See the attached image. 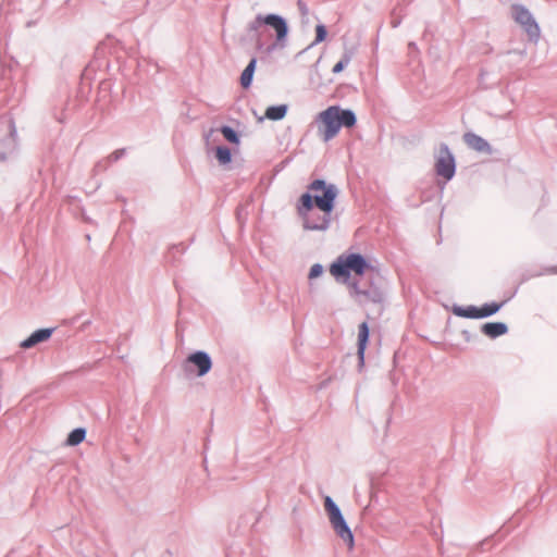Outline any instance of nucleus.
<instances>
[{"label": "nucleus", "mask_w": 557, "mask_h": 557, "mask_svg": "<svg viewBox=\"0 0 557 557\" xmlns=\"http://www.w3.org/2000/svg\"><path fill=\"white\" fill-rule=\"evenodd\" d=\"M221 133L223 134L224 138L230 141V143H233V144H238L239 139H238V136L237 134L235 133L234 129H232L231 127L228 126H223L221 128Z\"/></svg>", "instance_id": "nucleus-18"}, {"label": "nucleus", "mask_w": 557, "mask_h": 557, "mask_svg": "<svg viewBox=\"0 0 557 557\" xmlns=\"http://www.w3.org/2000/svg\"><path fill=\"white\" fill-rule=\"evenodd\" d=\"M187 361L197 367V374L199 376L207 374L212 367L210 357L203 351H197L195 354H191L187 358Z\"/></svg>", "instance_id": "nucleus-9"}, {"label": "nucleus", "mask_w": 557, "mask_h": 557, "mask_svg": "<svg viewBox=\"0 0 557 557\" xmlns=\"http://www.w3.org/2000/svg\"><path fill=\"white\" fill-rule=\"evenodd\" d=\"M215 157L221 164H227L232 160L231 151L226 147H218L215 150Z\"/></svg>", "instance_id": "nucleus-17"}, {"label": "nucleus", "mask_w": 557, "mask_h": 557, "mask_svg": "<svg viewBox=\"0 0 557 557\" xmlns=\"http://www.w3.org/2000/svg\"><path fill=\"white\" fill-rule=\"evenodd\" d=\"M85 436H86V431L84 429H82V428L75 429L69 434L66 444L69 446H76L85 440Z\"/></svg>", "instance_id": "nucleus-16"}, {"label": "nucleus", "mask_w": 557, "mask_h": 557, "mask_svg": "<svg viewBox=\"0 0 557 557\" xmlns=\"http://www.w3.org/2000/svg\"><path fill=\"white\" fill-rule=\"evenodd\" d=\"M463 141L469 148L478 152L490 153L492 151L490 144L476 134L466 133L463 135Z\"/></svg>", "instance_id": "nucleus-10"}, {"label": "nucleus", "mask_w": 557, "mask_h": 557, "mask_svg": "<svg viewBox=\"0 0 557 557\" xmlns=\"http://www.w3.org/2000/svg\"><path fill=\"white\" fill-rule=\"evenodd\" d=\"M369 338V326L367 322H362L358 326V338H357V346H358V357L361 362H363L364 359V351L367 348Z\"/></svg>", "instance_id": "nucleus-11"}, {"label": "nucleus", "mask_w": 557, "mask_h": 557, "mask_svg": "<svg viewBox=\"0 0 557 557\" xmlns=\"http://www.w3.org/2000/svg\"><path fill=\"white\" fill-rule=\"evenodd\" d=\"M502 307V304L491 302L485 304L482 307L468 306V307H457L454 309V313L458 317L470 318V319H480L490 317L496 313Z\"/></svg>", "instance_id": "nucleus-7"}, {"label": "nucleus", "mask_w": 557, "mask_h": 557, "mask_svg": "<svg viewBox=\"0 0 557 557\" xmlns=\"http://www.w3.org/2000/svg\"><path fill=\"white\" fill-rule=\"evenodd\" d=\"M350 62V57L348 55H345L339 62H337L334 66H333V70L332 72L334 74H338L341 73L346 65H348V63Z\"/></svg>", "instance_id": "nucleus-20"}, {"label": "nucleus", "mask_w": 557, "mask_h": 557, "mask_svg": "<svg viewBox=\"0 0 557 557\" xmlns=\"http://www.w3.org/2000/svg\"><path fill=\"white\" fill-rule=\"evenodd\" d=\"M324 509L335 533L347 544L349 549H352L355 544L352 532L347 525L339 508L330 496L324 497Z\"/></svg>", "instance_id": "nucleus-4"}, {"label": "nucleus", "mask_w": 557, "mask_h": 557, "mask_svg": "<svg viewBox=\"0 0 557 557\" xmlns=\"http://www.w3.org/2000/svg\"><path fill=\"white\" fill-rule=\"evenodd\" d=\"M326 35H327V33H326L325 26L322 25V24L317 25V27H315V39L313 41V45H317V44H320V42L324 41L325 38H326Z\"/></svg>", "instance_id": "nucleus-19"}, {"label": "nucleus", "mask_w": 557, "mask_h": 557, "mask_svg": "<svg viewBox=\"0 0 557 557\" xmlns=\"http://www.w3.org/2000/svg\"><path fill=\"white\" fill-rule=\"evenodd\" d=\"M511 11L515 21L524 28L529 36L537 38L540 35V28L531 13L524 7L518 4L512 5Z\"/></svg>", "instance_id": "nucleus-8"}, {"label": "nucleus", "mask_w": 557, "mask_h": 557, "mask_svg": "<svg viewBox=\"0 0 557 557\" xmlns=\"http://www.w3.org/2000/svg\"><path fill=\"white\" fill-rule=\"evenodd\" d=\"M257 46H258L259 49L262 47V44H261V41L259 39H258Z\"/></svg>", "instance_id": "nucleus-22"}, {"label": "nucleus", "mask_w": 557, "mask_h": 557, "mask_svg": "<svg viewBox=\"0 0 557 557\" xmlns=\"http://www.w3.org/2000/svg\"><path fill=\"white\" fill-rule=\"evenodd\" d=\"M370 268L367 260L359 253L341 256L330 268V273L339 282L346 284L352 295L363 294L358 288L355 278L362 276Z\"/></svg>", "instance_id": "nucleus-2"}, {"label": "nucleus", "mask_w": 557, "mask_h": 557, "mask_svg": "<svg viewBox=\"0 0 557 557\" xmlns=\"http://www.w3.org/2000/svg\"><path fill=\"white\" fill-rule=\"evenodd\" d=\"M287 112L285 104L269 107L265 111V117L272 121L282 120Z\"/></svg>", "instance_id": "nucleus-15"}, {"label": "nucleus", "mask_w": 557, "mask_h": 557, "mask_svg": "<svg viewBox=\"0 0 557 557\" xmlns=\"http://www.w3.org/2000/svg\"><path fill=\"white\" fill-rule=\"evenodd\" d=\"M308 189L309 193L299 199L298 214L306 228L324 231L330 224L338 190L335 185L326 184L323 180H314Z\"/></svg>", "instance_id": "nucleus-1"}, {"label": "nucleus", "mask_w": 557, "mask_h": 557, "mask_svg": "<svg viewBox=\"0 0 557 557\" xmlns=\"http://www.w3.org/2000/svg\"><path fill=\"white\" fill-rule=\"evenodd\" d=\"M507 330V325L502 322H488L482 326V332L492 338L504 335Z\"/></svg>", "instance_id": "nucleus-13"}, {"label": "nucleus", "mask_w": 557, "mask_h": 557, "mask_svg": "<svg viewBox=\"0 0 557 557\" xmlns=\"http://www.w3.org/2000/svg\"><path fill=\"white\" fill-rule=\"evenodd\" d=\"M256 64H257V60L253 58L250 60L249 64L243 71V73L240 75V85L244 88H248L250 86L252 76L255 73Z\"/></svg>", "instance_id": "nucleus-14"}, {"label": "nucleus", "mask_w": 557, "mask_h": 557, "mask_svg": "<svg viewBox=\"0 0 557 557\" xmlns=\"http://www.w3.org/2000/svg\"><path fill=\"white\" fill-rule=\"evenodd\" d=\"M323 272V268L320 264H313L309 272V278H315L320 276Z\"/></svg>", "instance_id": "nucleus-21"}, {"label": "nucleus", "mask_w": 557, "mask_h": 557, "mask_svg": "<svg viewBox=\"0 0 557 557\" xmlns=\"http://www.w3.org/2000/svg\"><path fill=\"white\" fill-rule=\"evenodd\" d=\"M267 25L275 32L276 42L282 44L285 41L288 34V26L286 21L276 14L257 15L256 18L249 23L248 29L258 33L259 29Z\"/></svg>", "instance_id": "nucleus-5"}, {"label": "nucleus", "mask_w": 557, "mask_h": 557, "mask_svg": "<svg viewBox=\"0 0 557 557\" xmlns=\"http://www.w3.org/2000/svg\"><path fill=\"white\" fill-rule=\"evenodd\" d=\"M455 158L449 151L448 147L442 145L438 149L435 169L437 175L444 177L445 180H450L455 174Z\"/></svg>", "instance_id": "nucleus-6"}, {"label": "nucleus", "mask_w": 557, "mask_h": 557, "mask_svg": "<svg viewBox=\"0 0 557 557\" xmlns=\"http://www.w3.org/2000/svg\"><path fill=\"white\" fill-rule=\"evenodd\" d=\"M52 331L50 329H42L34 332L28 338L22 342L21 347L30 348L36 344L47 341L51 336Z\"/></svg>", "instance_id": "nucleus-12"}, {"label": "nucleus", "mask_w": 557, "mask_h": 557, "mask_svg": "<svg viewBox=\"0 0 557 557\" xmlns=\"http://www.w3.org/2000/svg\"><path fill=\"white\" fill-rule=\"evenodd\" d=\"M319 133L324 141L334 138L342 126L352 127L356 124V116L352 111L331 106L319 113Z\"/></svg>", "instance_id": "nucleus-3"}]
</instances>
